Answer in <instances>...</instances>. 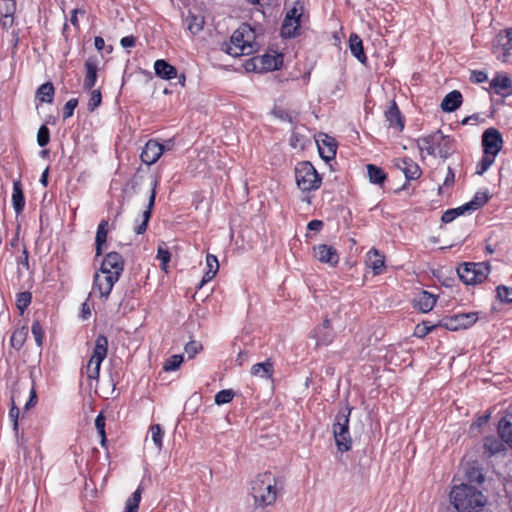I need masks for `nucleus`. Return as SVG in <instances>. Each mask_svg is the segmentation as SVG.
I'll list each match as a JSON object with an SVG mask.
<instances>
[{
	"label": "nucleus",
	"mask_w": 512,
	"mask_h": 512,
	"mask_svg": "<svg viewBox=\"0 0 512 512\" xmlns=\"http://www.w3.org/2000/svg\"><path fill=\"white\" fill-rule=\"evenodd\" d=\"M28 336V328L26 326L20 327L16 329L11 336L10 344L11 346L16 349L20 350Z\"/></svg>",
	"instance_id": "4c0bfd02"
},
{
	"label": "nucleus",
	"mask_w": 512,
	"mask_h": 512,
	"mask_svg": "<svg viewBox=\"0 0 512 512\" xmlns=\"http://www.w3.org/2000/svg\"><path fill=\"white\" fill-rule=\"evenodd\" d=\"M352 407L345 406L335 416L332 428L335 444L341 453L348 452L352 448V439L349 431V421Z\"/></svg>",
	"instance_id": "39448f33"
},
{
	"label": "nucleus",
	"mask_w": 512,
	"mask_h": 512,
	"mask_svg": "<svg viewBox=\"0 0 512 512\" xmlns=\"http://www.w3.org/2000/svg\"><path fill=\"white\" fill-rule=\"evenodd\" d=\"M13 23H14V18L12 16V14H10L8 12L5 15H3L0 20V24L3 29H9L10 27H12Z\"/></svg>",
	"instance_id": "69168bd1"
},
{
	"label": "nucleus",
	"mask_w": 512,
	"mask_h": 512,
	"mask_svg": "<svg viewBox=\"0 0 512 512\" xmlns=\"http://www.w3.org/2000/svg\"><path fill=\"white\" fill-rule=\"evenodd\" d=\"M487 78V74L484 71H473L472 73V80L475 83H483Z\"/></svg>",
	"instance_id": "774afa93"
},
{
	"label": "nucleus",
	"mask_w": 512,
	"mask_h": 512,
	"mask_svg": "<svg viewBox=\"0 0 512 512\" xmlns=\"http://www.w3.org/2000/svg\"><path fill=\"white\" fill-rule=\"evenodd\" d=\"M102 102V95L99 89L92 90L91 96L87 105V108L90 112H93L96 108L100 106Z\"/></svg>",
	"instance_id": "5fc2aeb1"
},
{
	"label": "nucleus",
	"mask_w": 512,
	"mask_h": 512,
	"mask_svg": "<svg viewBox=\"0 0 512 512\" xmlns=\"http://www.w3.org/2000/svg\"><path fill=\"white\" fill-rule=\"evenodd\" d=\"M273 373L274 365L270 359L265 362L256 363L251 367V374L260 378L270 379Z\"/></svg>",
	"instance_id": "393cba45"
},
{
	"label": "nucleus",
	"mask_w": 512,
	"mask_h": 512,
	"mask_svg": "<svg viewBox=\"0 0 512 512\" xmlns=\"http://www.w3.org/2000/svg\"><path fill=\"white\" fill-rule=\"evenodd\" d=\"M124 270V259L118 252H109L102 260L101 274H108L120 278Z\"/></svg>",
	"instance_id": "9b49d317"
},
{
	"label": "nucleus",
	"mask_w": 512,
	"mask_h": 512,
	"mask_svg": "<svg viewBox=\"0 0 512 512\" xmlns=\"http://www.w3.org/2000/svg\"><path fill=\"white\" fill-rule=\"evenodd\" d=\"M119 278L108 274H101L100 270L94 275L92 291L98 290L100 297L108 298L113 286L118 282Z\"/></svg>",
	"instance_id": "f8f14e48"
},
{
	"label": "nucleus",
	"mask_w": 512,
	"mask_h": 512,
	"mask_svg": "<svg viewBox=\"0 0 512 512\" xmlns=\"http://www.w3.org/2000/svg\"><path fill=\"white\" fill-rule=\"evenodd\" d=\"M311 337L316 340V347L328 346L334 340V332L332 329H320L317 327L312 331Z\"/></svg>",
	"instance_id": "a878e982"
},
{
	"label": "nucleus",
	"mask_w": 512,
	"mask_h": 512,
	"mask_svg": "<svg viewBox=\"0 0 512 512\" xmlns=\"http://www.w3.org/2000/svg\"><path fill=\"white\" fill-rule=\"evenodd\" d=\"M201 349L202 345L197 341H190L185 345V352L190 358H193Z\"/></svg>",
	"instance_id": "680f3d73"
},
{
	"label": "nucleus",
	"mask_w": 512,
	"mask_h": 512,
	"mask_svg": "<svg viewBox=\"0 0 512 512\" xmlns=\"http://www.w3.org/2000/svg\"><path fill=\"white\" fill-rule=\"evenodd\" d=\"M155 74L165 80H171L177 77V69L163 59L154 62Z\"/></svg>",
	"instance_id": "4be33fe9"
},
{
	"label": "nucleus",
	"mask_w": 512,
	"mask_h": 512,
	"mask_svg": "<svg viewBox=\"0 0 512 512\" xmlns=\"http://www.w3.org/2000/svg\"><path fill=\"white\" fill-rule=\"evenodd\" d=\"M463 101V97L460 91L453 90L445 95L443 98L440 107L444 112H453L457 110Z\"/></svg>",
	"instance_id": "412c9836"
},
{
	"label": "nucleus",
	"mask_w": 512,
	"mask_h": 512,
	"mask_svg": "<svg viewBox=\"0 0 512 512\" xmlns=\"http://www.w3.org/2000/svg\"><path fill=\"white\" fill-rule=\"evenodd\" d=\"M438 327H440V325H438V322L435 324H431L429 321H423L421 324H418L416 326L414 335L419 338H423Z\"/></svg>",
	"instance_id": "a18cd8bd"
},
{
	"label": "nucleus",
	"mask_w": 512,
	"mask_h": 512,
	"mask_svg": "<svg viewBox=\"0 0 512 512\" xmlns=\"http://www.w3.org/2000/svg\"><path fill=\"white\" fill-rule=\"evenodd\" d=\"M283 489V480L271 472L258 474L250 483V495L257 508L273 506Z\"/></svg>",
	"instance_id": "f257e3e1"
},
{
	"label": "nucleus",
	"mask_w": 512,
	"mask_h": 512,
	"mask_svg": "<svg viewBox=\"0 0 512 512\" xmlns=\"http://www.w3.org/2000/svg\"><path fill=\"white\" fill-rule=\"evenodd\" d=\"M366 264L374 275H380L385 268V257L377 249L372 248L366 255Z\"/></svg>",
	"instance_id": "6ab92c4d"
},
{
	"label": "nucleus",
	"mask_w": 512,
	"mask_h": 512,
	"mask_svg": "<svg viewBox=\"0 0 512 512\" xmlns=\"http://www.w3.org/2000/svg\"><path fill=\"white\" fill-rule=\"evenodd\" d=\"M466 478L469 482H471V483L474 482L477 484H482L485 479L482 472L478 468H475V467L468 469V471L466 472Z\"/></svg>",
	"instance_id": "6e6d98bb"
},
{
	"label": "nucleus",
	"mask_w": 512,
	"mask_h": 512,
	"mask_svg": "<svg viewBox=\"0 0 512 512\" xmlns=\"http://www.w3.org/2000/svg\"><path fill=\"white\" fill-rule=\"evenodd\" d=\"M12 205L16 214H20L25 207V198L20 181L13 182Z\"/></svg>",
	"instance_id": "bb28decb"
},
{
	"label": "nucleus",
	"mask_w": 512,
	"mask_h": 512,
	"mask_svg": "<svg viewBox=\"0 0 512 512\" xmlns=\"http://www.w3.org/2000/svg\"><path fill=\"white\" fill-rule=\"evenodd\" d=\"M50 141V130L46 125H41L37 133V143L40 147H45Z\"/></svg>",
	"instance_id": "864d4df0"
},
{
	"label": "nucleus",
	"mask_w": 512,
	"mask_h": 512,
	"mask_svg": "<svg viewBox=\"0 0 512 512\" xmlns=\"http://www.w3.org/2000/svg\"><path fill=\"white\" fill-rule=\"evenodd\" d=\"M497 292V298L503 302V303H512V288L505 286V285H499L496 288Z\"/></svg>",
	"instance_id": "603ef678"
},
{
	"label": "nucleus",
	"mask_w": 512,
	"mask_h": 512,
	"mask_svg": "<svg viewBox=\"0 0 512 512\" xmlns=\"http://www.w3.org/2000/svg\"><path fill=\"white\" fill-rule=\"evenodd\" d=\"M393 166L404 174L407 181L416 180L422 174L420 166L408 157L393 159Z\"/></svg>",
	"instance_id": "4468645a"
},
{
	"label": "nucleus",
	"mask_w": 512,
	"mask_h": 512,
	"mask_svg": "<svg viewBox=\"0 0 512 512\" xmlns=\"http://www.w3.org/2000/svg\"><path fill=\"white\" fill-rule=\"evenodd\" d=\"M385 120L388 122L390 128L400 133L405 127V117L401 113L395 101H392L390 106L385 111Z\"/></svg>",
	"instance_id": "f3484780"
},
{
	"label": "nucleus",
	"mask_w": 512,
	"mask_h": 512,
	"mask_svg": "<svg viewBox=\"0 0 512 512\" xmlns=\"http://www.w3.org/2000/svg\"><path fill=\"white\" fill-rule=\"evenodd\" d=\"M17 264L22 265L27 270L29 269V252L25 246L23 247L21 256L17 259Z\"/></svg>",
	"instance_id": "e2e57ef3"
},
{
	"label": "nucleus",
	"mask_w": 512,
	"mask_h": 512,
	"mask_svg": "<svg viewBox=\"0 0 512 512\" xmlns=\"http://www.w3.org/2000/svg\"><path fill=\"white\" fill-rule=\"evenodd\" d=\"M151 439L158 450L163 447V430L159 424H154L150 427Z\"/></svg>",
	"instance_id": "37998d69"
},
{
	"label": "nucleus",
	"mask_w": 512,
	"mask_h": 512,
	"mask_svg": "<svg viewBox=\"0 0 512 512\" xmlns=\"http://www.w3.org/2000/svg\"><path fill=\"white\" fill-rule=\"evenodd\" d=\"M483 153L497 157L503 147V137L494 127L487 128L482 134Z\"/></svg>",
	"instance_id": "9d476101"
},
{
	"label": "nucleus",
	"mask_w": 512,
	"mask_h": 512,
	"mask_svg": "<svg viewBox=\"0 0 512 512\" xmlns=\"http://www.w3.org/2000/svg\"><path fill=\"white\" fill-rule=\"evenodd\" d=\"M302 15L303 6L300 2L297 1L294 3V6L287 11L285 18H288V21H290L291 19L300 21Z\"/></svg>",
	"instance_id": "13d9d810"
},
{
	"label": "nucleus",
	"mask_w": 512,
	"mask_h": 512,
	"mask_svg": "<svg viewBox=\"0 0 512 512\" xmlns=\"http://www.w3.org/2000/svg\"><path fill=\"white\" fill-rule=\"evenodd\" d=\"M78 105V99L77 98H71L69 99L63 108V119L66 120L73 116L74 110Z\"/></svg>",
	"instance_id": "052dcab7"
},
{
	"label": "nucleus",
	"mask_w": 512,
	"mask_h": 512,
	"mask_svg": "<svg viewBox=\"0 0 512 512\" xmlns=\"http://www.w3.org/2000/svg\"><path fill=\"white\" fill-rule=\"evenodd\" d=\"M450 500L458 512H480L487 502L480 490L464 483L452 488Z\"/></svg>",
	"instance_id": "f03ea898"
},
{
	"label": "nucleus",
	"mask_w": 512,
	"mask_h": 512,
	"mask_svg": "<svg viewBox=\"0 0 512 512\" xmlns=\"http://www.w3.org/2000/svg\"><path fill=\"white\" fill-rule=\"evenodd\" d=\"M9 418L11 419L13 423V430L17 433L18 432V419H19V408L17 407L14 397H11V407L9 410Z\"/></svg>",
	"instance_id": "bf43d9fd"
},
{
	"label": "nucleus",
	"mask_w": 512,
	"mask_h": 512,
	"mask_svg": "<svg viewBox=\"0 0 512 512\" xmlns=\"http://www.w3.org/2000/svg\"><path fill=\"white\" fill-rule=\"evenodd\" d=\"M495 156L483 154L482 159L476 166V174L483 175L495 162Z\"/></svg>",
	"instance_id": "49530a36"
},
{
	"label": "nucleus",
	"mask_w": 512,
	"mask_h": 512,
	"mask_svg": "<svg viewBox=\"0 0 512 512\" xmlns=\"http://www.w3.org/2000/svg\"><path fill=\"white\" fill-rule=\"evenodd\" d=\"M504 442L495 436H487L484 439V449L490 455L498 454L505 450Z\"/></svg>",
	"instance_id": "2f4dec72"
},
{
	"label": "nucleus",
	"mask_w": 512,
	"mask_h": 512,
	"mask_svg": "<svg viewBox=\"0 0 512 512\" xmlns=\"http://www.w3.org/2000/svg\"><path fill=\"white\" fill-rule=\"evenodd\" d=\"M260 62L262 69H265L267 71H273L279 69L280 66L282 65V57L281 55L275 56L266 54L260 58Z\"/></svg>",
	"instance_id": "e433bc0d"
},
{
	"label": "nucleus",
	"mask_w": 512,
	"mask_h": 512,
	"mask_svg": "<svg viewBox=\"0 0 512 512\" xmlns=\"http://www.w3.org/2000/svg\"><path fill=\"white\" fill-rule=\"evenodd\" d=\"M297 186L303 192L315 191L320 188L322 178L309 161H301L295 166Z\"/></svg>",
	"instance_id": "423d86ee"
},
{
	"label": "nucleus",
	"mask_w": 512,
	"mask_h": 512,
	"mask_svg": "<svg viewBox=\"0 0 512 512\" xmlns=\"http://www.w3.org/2000/svg\"><path fill=\"white\" fill-rule=\"evenodd\" d=\"M300 28V21L291 19L288 21V18H284L281 27V35L284 38H292L298 35V31Z\"/></svg>",
	"instance_id": "c9c22d12"
},
{
	"label": "nucleus",
	"mask_w": 512,
	"mask_h": 512,
	"mask_svg": "<svg viewBox=\"0 0 512 512\" xmlns=\"http://www.w3.org/2000/svg\"><path fill=\"white\" fill-rule=\"evenodd\" d=\"M108 234V221L102 220L96 231L95 237V246H96V256H100L102 254V248L106 243Z\"/></svg>",
	"instance_id": "c756f323"
},
{
	"label": "nucleus",
	"mask_w": 512,
	"mask_h": 512,
	"mask_svg": "<svg viewBox=\"0 0 512 512\" xmlns=\"http://www.w3.org/2000/svg\"><path fill=\"white\" fill-rule=\"evenodd\" d=\"M477 319V313L475 312L459 313L442 318L438 321V325L450 331H457L471 327Z\"/></svg>",
	"instance_id": "1a4fd4ad"
},
{
	"label": "nucleus",
	"mask_w": 512,
	"mask_h": 512,
	"mask_svg": "<svg viewBox=\"0 0 512 512\" xmlns=\"http://www.w3.org/2000/svg\"><path fill=\"white\" fill-rule=\"evenodd\" d=\"M416 143L421 154L426 152L430 156H439L442 159H447L454 152V140L444 135L441 130L417 139Z\"/></svg>",
	"instance_id": "7ed1b4c3"
},
{
	"label": "nucleus",
	"mask_w": 512,
	"mask_h": 512,
	"mask_svg": "<svg viewBox=\"0 0 512 512\" xmlns=\"http://www.w3.org/2000/svg\"><path fill=\"white\" fill-rule=\"evenodd\" d=\"M318 150L321 158L329 161L336 155V145L332 142L323 141V145H318Z\"/></svg>",
	"instance_id": "a19ab883"
},
{
	"label": "nucleus",
	"mask_w": 512,
	"mask_h": 512,
	"mask_svg": "<svg viewBox=\"0 0 512 512\" xmlns=\"http://www.w3.org/2000/svg\"><path fill=\"white\" fill-rule=\"evenodd\" d=\"M435 304L436 297L427 291H422L415 300V307L423 313L431 311Z\"/></svg>",
	"instance_id": "b1692460"
},
{
	"label": "nucleus",
	"mask_w": 512,
	"mask_h": 512,
	"mask_svg": "<svg viewBox=\"0 0 512 512\" xmlns=\"http://www.w3.org/2000/svg\"><path fill=\"white\" fill-rule=\"evenodd\" d=\"M349 47L352 55L362 64L367 61L366 54L363 49L362 39L356 34L352 33L349 37Z\"/></svg>",
	"instance_id": "5701e85b"
},
{
	"label": "nucleus",
	"mask_w": 512,
	"mask_h": 512,
	"mask_svg": "<svg viewBox=\"0 0 512 512\" xmlns=\"http://www.w3.org/2000/svg\"><path fill=\"white\" fill-rule=\"evenodd\" d=\"M183 362V356L180 354H175L170 356L165 360L163 364V370L165 372L175 371L177 370Z\"/></svg>",
	"instance_id": "c03bdc74"
},
{
	"label": "nucleus",
	"mask_w": 512,
	"mask_h": 512,
	"mask_svg": "<svg viewBox=\"0 0 512 512\" xmlns=\"http://www.w3.org/2000/svg\"><path fill=\"white\" fill-rule=\"evenodd\" d=\"M31 332L34 336L35 342L38 347H42L44 340V330L38 320H34L31 326Z\"/></svg>",
	"instance_id": "3c124183"
},
{
	"label": "nucleus",
	"mask_w": 512,
	"mask_h": 512,
	"mask_svg": "<svg viewBox=\"0 0 512 512\" xmlns=\"http://www.w3.org/2000/svg\"><path fill=\"white\" fill-rule=\"evenodd\" d=\"M185 23L190 33L196 35L203 29L204 18L201 15H195L189 12L185 18Z\"/></svg>",
	"instance_id": "473e14b6"
},
{
	"label": "nucleus",
	"mask_w": 512,
	"mask_h": 512,
	"mask_svg": "<svg viewBox=\"0 0 512 512\" xmlns=\"http://www.w3.org/2000/svg\"><path fill=\"white\" fill-rule=\"evenodd\" d=\"M135 43H136V38L133 35L125 36L120 41V44L123 48L134 47Z\"/></svg>",
	"instance_id": "338daca9"
},
{
	"label": "nucleus",
	"mask_w": 512,
	"mask_h": 512,
	"mask_svg": "<svg viewBox=\"0 0 512 512\" xmlns=\"http://www.w3.org/2000/svg\"><path fill=\"white\" fill-rule=\"evenodd\" d=\"M490 89L502 98L512 95V80L507 74H496L490 81Z\"/></svg>",
	"instance_id": "2eb2a0df"
},
{
	"label": "nucleus",
	"mask_w": 512,
	"mask_h": 512,
	"mask_svg": "<svg viewBox=\"0 0 512 512\" xmlns=\"http://www.w3.org/2000/svg\"><path fill=\"white\" fill-rule=\"evenodd\" d=\"M490 272V266L487 263H463L457 273L460 280L466 285H475L482 283Z\"/></svg>",
	"instance_id": "6e6552de"
},
{
	"label": "nucleus",
	"mask_w": 512,
	"mask_h": 512,
	"mask_svg": "<svg viewBox=\"0 0 512 512\" xmlns=\"http://www.w3.org/2000/svg\"><path fill=\"white\" fill-rule=\"evenodd\" d=\"M234 395L235 393L232 389H224L216 393L214 400L217 405H223L231 402Z\"/></svg>",
	"instance_id": "8fccbe9b"
},
{
	"label": "nucleus",
	"mask_w": 512,
	"mask_h": 512,
	"mask_svg": "<svg viewBox=\"0 0 512 512\" xmlns=\"http://www.w3.org/2000/svg\"><path fill=\"white\" fill-rule=\"evenodd\" d=\"M497 431L502 441L512 448V422L502 418L498 423Z\"/></svg>",
	"instance_id": "7c9ffc66"
},
{
	"label": "nucleus",
	"mask_w": 512,
	"mask_h": 512,
	"mask_svg": "<svg viewBox=\"0 0 512 512\" xmlns=\"http://www.w3.org/2000/svg\"><path fill=\"white\" fill-rule=\"evenodd\" d=\"M164 150L165 146L157 140H149L141 152V160L147 165H152L158 161Z\"/></svg>",
	"instance_id": "dca6fc26"
},
{
	"label": "nucleus",
	"mask_w": 512,
	"mask_h": 512,
	"mask_svg": "<svg viewBox=\"0 0 512 512\" xmlns=\"http://www.w3.org/2000/svg\"><path fill=\"white\" fill-rule=\"evenodd\" d=\"M367 174L369 181L372 184L382 185L387 178V175L384 172V170L381 167H378L374 164L367 165Z\"/></svg>",
	"instance_id": "72a5a7b5"
},
{
	"label": "nucleus",
	"mask_w": 512,
	"mask_h": 512,
	"mask_svg": "<svg viewBox=\"0 0 512 512\" xmlns=\"http://www.w3.org/2000/svg\"><path fill=\"white\" fill-rule=\"evenodd\" d=\"M55 88L53 83L46 82L38 87L36 90V99L41 103L52 104L54 100Z\"/></svg>",
	"instance_id": "c85d7f7f"
},
{
	"label": "nucleus",
	"mask_w": 512,
	"mask_h": 512,
	"mask_svg": "<svg viewBox=\"0 0 512 512\" xmlns=\"http://www.w3.org/2000/svg\"><path fill=\"white\" fill-rule=\"evenodd\" d=\"M32 301V294L28 291L20 292L16 295V306L20 311V314H23L24 311L28 308Z\"/></svg>",
	"instance_id": "79ce46f5"
},
{
	"label": "nucleus",
	"mask_w": 512,
	"mask_h": 512,
	"mask_svg": "<svg viewBox=\"0 0 512 512\" xmlns=\"http://www.w3.org/2000/svg\"><path fill=\"white\" fill-rule=\"evenodd\" d=\"M255 32L248 24H242L234 31L230 42L225 44V52L233 57L250 55L254 52Z\"/></svg>",
	"instance_id": "20e7f679"
},
{
	"label": "nucleus",
	"mask_w": 512,
	"mask_h": 512,
	"mask_svg": "<svg viewBox=\"0 0 512 512\" xmlns=\"http://www.w3.org/2000/svg\"><path fill=\"white\" fill-rule=\"evenodd\" d=\"M497 42L503 49L504 54H508L512 49V28L501 30L497 34Z\"/></svg>",
	"instance_id": "58836bf2"
},
{
	"label": "nucleus",
	"mask_w": 512,
	"mask_h": 512,
	"mask_svg": "<svg viewBox=\"0 0 512 512\" xmlns=\"http://www.w3.org/2000/svg\"><path fill=\"white\" fill-rule=\"evenodd\" d=\"M157 259L160 261L161 263V268L163 270H166L167 268V265L170 261V258H171V254L170 252L163 247V245H159L158 246V249H157Z\"/></svg>",
	"instance_id": "4d7b16f0"
},
{
	"label": "nucleus",
	"mask_w": 512,
	"mask_h": 512,
	"mask_svg": "<svg viewBox=\"0 0 512 512\" xmlns=\"http://www.w3.org/2000/svg\"><path fill=\"white\" fill-rule=\"evenodd\" d=\"M95 427L98 431V434H103L105 432V417L102 412L99 413L95 419Z\"/></svg>",
	"instance_id": "0e129e2a"
},
{
	"label": "nucleus",
	"mask_w": 512,
	"mask_h": 512,
	"mask_svg": "<svg viewBox=\"0 0 512 512\" xmlns=\"http://www.w3.org/2000/svg\"><path fill=\"white\" fill-rule=\"evenodd\" d=\"M206 267L207 271L205 272L202 281L200 283V287H202L205 283L211 281L217 274L219 269L218 259L213 254H207L206 256Z\"/></svg>",
	"instance_id": "cd10ccee"
},
{
	"label": "nucleus",
	"mask_w": 512,
	"mask_h": 512,
	"mask_svg": "<svg viewBox=\"0 0 512 512\" xmlns=\"http://www.w3.org/2000/svg\"><path fill=\"white\" fill-rule=\"evenodd\" d=\"M313 255L319 262L328 264L331 267H336L340 260L337 250L327 244L315 245L313 247Z\"/></svg>",
	"instance_id": "ddd939ff"
},
{
	"label": "nucleus",
	"mask_w": 512,
	"mask_h": 512,
	"mask_svg": "<svg viewBox=\"0 0 512 512\" xmlns=\"http://www.w3.org/2000/svg\"><path fill=\"white\" fill-rule=\"evenodd\" d=\"M157 186H158V181L154 180L152 182V188H151V193H150V196H149V201H148L147 209L142 214L143 220H142V222L139 225H137L135 227V232L137 234H143L146 231V229H147L148 222H149V220L151 218V215H152V209H153L154 204H155V198H156V194H157V192H156Z\"/></svg>",
	"instance_id": "a211bd4d"
},
{
	"label": "nucleus",
	"mask_w": 512,
	"mask_h": 512,
	"mask_svg": "<svg viewBox=\"0 0 512 512\" xmlns=\"http://www.w3.org/2000/svg\"><path fill=\"white\" fill-rule=\"evenodd\" d=\"M488 200L489 196L486 192H476L469 202L463 204V209H467L468 212L475 211L484 206Z\"/></svg>",
	"instance_id": "f704fd0d"
},
{
	"label": "nucleus",
	"mask_w": 512,
	"mask_h": 512,
	"mask_svg": "<svg viewBox=\"0 0 512 512\" xmlns=\"http://www.w3.org/2000/svg\"><path fill=\"white\" fill-rule=\"evenodd\" d=\"M468 212L467 209H463V205L457 207V208H453V209H448L446 210L442 217H441V220L442 222L444 223H450L452 222L456 217L460 216V215H463L464 213Z\"/></svg>",
	"instance_id": "09e8293b"
},
{
	"label": "nucleus",
	"mask_w": 512,
	"mask_h": 512,
	"mask_svg": "<svg viewBox=\"0 0 512 512\" xmlns=\"http://www.w3.org/2000/svg\"><path fill=\"white\" fill-rule=\"evenodd\" d=\"M143 488L141 485L132 493L125 503V512H138Z\"/></svg>",
	"instance_id": "ea45409f"
},
{
	"label": "nucleus",
	"mask_w": 512,
	"mask_h": 512,
	"mask_svg": "<svg viewBox=\"0 0 512 512\" xmlns=\"http://www.w3.org/2000/svg\"><path fill=\"white\" fill-rule=\"evenodd\" d=\"M107 353L108 339L103 334H100L96 337L92 355L82 370V373H85L89 380H98L101 363L107 357Z\"/></svg>",
	"instance_id": "0eeeda50"
},
{
	"label": "nucleus",
	"mask_w": 512,
	"mask_h": 512,
	"mask_svg": "<svg viewBox=\"0 0 512 512\" xmlns=\"http://www.w3.org/2000/svg\"><path fill=\"white\" fill-rule=\"evenodd\" d=\"M306 142L307 138L304 135L295 131V129L292 131L289 143L293 149H304L306 146Z\"/></svg>",
	"instance_id": "de8ad7c7"
},
{
	"label": "nucleus",
	"mask_w": 512,
	"mask_h": 512,
	"mask_svg": "<svg viewBox=\"0 0 512 512\" xmlns=\"http://www.w3.org/2000/svg\"><path fill=\"white\" fill-rule=\"evenodd\" d=\"M85 78H84V82H83V88L85 90H91L95 84H96V81H97V71H98V67H97V60L93 57H89L86 61H85Z\"/></svg>",
	"instance_id": "aec40b11"
}]
</instances>
